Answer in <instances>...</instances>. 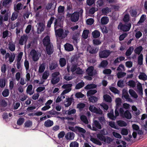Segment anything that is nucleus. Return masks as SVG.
<instances>
[{
	"label": "nucleus",
	"mask_w": 147,
	"mask_h": 147,
	"mask_svg": "<svg viewBox=\"0 0 147 147\" xmlns=\"http://www.w3.org/2000/svg\"><path fill=\"white\" fill-rule=\"evenodd\" d=\"M60 73L58 71L54 72L52 74L51 82L52 84H55L59 82L60 81Z\"/></svg>",
	"instance_id": "nucleus-1"
},
{
	"label": "nucleus",
	"mask_w": 147,
	"mask_h": 147,
	"mask_svg": "<svg viewBox=\"0 0 147 147\" xmlns=\"http://www.w3.org/2000/svg\"><path fill=\"white\" fill-rule=\"evenodd\" d=\"M131 26V24L130 23L123 24L121 22H120L118 26V28L123 32H127L130 30Z\"/></svg>",
	"instance_id": "nucleus-2"
},
{
	"label": "nucleus",
	"mask_w": 147,
	"mask_h": 147,
	"mask_svg": "<svg viewBox=\"0 0 147 147\" xmlns=\"http://www.w3.org/2000/svg\"><path fill=\"white\" fill-rule=\"evenodd\" d=\"M111 52L109 50H105L100 51L99 53V56L100 58H106L110 55Z\"/></svg>",
	"instance_id": "nucleus-3"
},
{
	"label": "nucleus",
	"mask_w": 147,
	"mask_h": 147,
	"mask_svg": "<svg viewBox=\"0 0 147 147\" xmlns=\"http://www.w3.org/2000/svg\"><path fill=\"white\" fill-rule=\"evenodd\" d=\"M89 110L92 112L94 113L102 115V111L100 108H97L94 105H90L89 107Z\"/></svg>",
	"instance_id": "nucleus-4"
},
{
	"label": "nucleus",
	"mask_w": 147,
	"mask_h": 147,
	"mask_svg": "<svg viewBox=\"0 0 147 147\" xmlns=\"http://www.w3.org/2000/svg\"><path fill=\"white\" fill-rule=\"evenodd\" d=\"M79 13L78 12H74L72 14L71 21L72 22H76L78 20L79 17Z\"/></svg>",
	"instance_id": "nucleus-5"
},
{
	"label": "nucleus",
	"mask_w": 147,
	"mask_h": 147,
	"mask_svg": "<svg viewBox=\"0 0 147 147\" xmlns=\"http://www.w3.org/2000/svg\"><path fill=\"white\" fill-rule=\"evenodd\" d=\"M23 55V53L22 52H20L17 56V66L18 69H20L21 67V63L20 61L22 59Z\"/></svg>",
	"instance_id": "nucleus-6"
},
{
	"label": "nucleus",
	"mask_w": 147,
	"mask_h": 147,
	"mask_svg": "<svg viewBox=\"0 0 147 147\" xmlns=\"http://www.w3.org/2000/svg\"><path fill=\"white\" fill-rule=\"evenodd\" d=\"M30 54L32 57L33 60L34 61H36L38 60V54L35 50H32L30 52Z\"/></svg>",
	"instance_id": "nucleus-7"
},
{
	"label": "nucleus",
	"mask_w": 147,
	"mask_h": 147,
	"mask_svg": "<svg viewBox=\"0 0 147 147\" xmlns=\"http://www.w3.org/2000/svg\"><path fill=\"white\" fill-rule=\"evenodd\" d=\"M43 44L45 47L51 45L50 44V40L49 36H46L42 40Z\"/></svg>",
	"instance_id": "nucleus-8"
},
{
	"label": "nucleus",
	"mask_w": 147,
	"mask_h": 147,
	"mask_svg": "<svg viewBox=\"0 0 147 147\" xmlns=\"http://www.w3.org/2000/svg\"><path fill=\"white\" fill-rule=\"evenodd\" d=\"M94 69V67L92 66H90L88 68L86 71L89 76H93L95 75V73L93 71Z\"/></svg>",
	"instance_id": "nucleus-9"
},
{
	"label": "nucleus",
	"mask_w": 147,
	"mask_h": 147,
	"mask_svg": "<svg viewBox=\"0 0 147 147\" xmlns=\"http://www.w3.org/2000/svg\"><path fill=\"white\" fill-rule=\"evenodd\" d=\"M46 50L47 54L48 55H51L53 52V46L50 45L46 47Z\"/></svg>",
	"instance_id": "nucleus-10"
},
{
	"label": "nucleus",
	"mask_w": 147,
	"mask_h": 147,
	"mask_svg": "<svg viewBox=\"0 0 147 147\" xmlns=\"http://www.w3.org/2000/svg\"><path fill=\"white\" fill-rule=\"evenodd\" d=\"M55 31L56 36L62 38L63 34V29L60 28L57 30L56 29Z\"/></svg>",
	"instance_id": "nucleus-11"
},
{
	"label": "nucleus",
	"mask_w": 147,
	"mask_h": 147,
	"mask_svg": "<svg viewBox=\"0 0 147 147\" xmlns=\"http://www.w3.org/2000/svg\"><path fill=\"white\" fill-rule=\"evenodd\" d=\"M66 100L65 102V103L64 105L65 107H68L71 105L72 101L74 99L73 97H72L66 98Z\"/></svg>",
	"instance_id": "nucleus-12"
},
{
	"label": "nucleus",
	"mask_w": 147,
	"mask_h": 147,
	"mask_svg": "<svg viewBox=\"0 0 147 147\" xmlns=\"http://www.w3.org/2000/svg\"><path fill=\"white\" fill-rule=\"evenodd\" d=\"M28 39V37L26 35H23L22 36L19 40V44L21 45H23L24 44L23 42L24 41L26 42L27 41Z\"/></svg>",
	"instance_id": "nucleus-13"
},
{
	"label": "nucleus",
	"mask_w": 147,
	"mask_h": 147,
	"mask_svg": "<svg viewBox=\"0 0 147 147\" xmlns=\"http://www.w3.org/2000/svg\"><path fill=\"white\" fill-rule=\"evenodd\" d=\"M75 136V134L73 132H69L65 136V138L67 140H72Z\"/></svg>",
	"instance_id": "nucleus-14"
},
{
	"label": "nucleus",
	"mask_w": 147,
	"mask_h": 147,
	"mask_svg": "<svg viewBox=\"0 0 147 147\" xmlns=\"http://www.w3.org/2000/svg\"><path fill=\"white\" fill-rule=\"evenodd\" d=\"M64 47L65 50L68 51H71L74 50L73 45L69 43L65 44Z\"/></svg>",
	"instance_id": "nucleus-15"
},
{
	"label": "nucleus",
	"mask_w": 147,
	"mask_h": 147,
	"mask_svg": "<svg viewBox=\"0 0 147 147\" xmlns=\"http://www.w3.org/2000/svg\"><path fill=\"white\" fill-rule=\"evenodd\" d=\"M53 124V121L49 119L45 121L44 123V125L46 127H50L52 126Z\"/></svg>",
	"instance_id": "nucleus-16"
},
{
	"label": "nucleus",
	"mask_w": 147,
	"mask_h": 147,
	"mask_svg": "<svg viewBox=\"0 0 147 147\" xmlns=\"http://www.w3.org/2000/svg\"><path fill=\"white\" fill-rule=\"evenodd\" d=\"M139 78L141 80L145 81L147 80V76L144 72H141L138 76Z\"/></svg>",
	"instance_id": "nucleus-17"
},
{
	"label": "nucleus",
	"mask_w": 147,
	"mask_h": 147,
	"mask_svg": "<svg viewBox=\"0 0 147 147\" xmlns=\"http://www.w3.org/2000/svg\"><path fill=\"white\" fill-rule=\"evenodd\" d=\"M134 49V48L133 46L129 47L125 53L126 56H129L132 53Z\"/></svg>",
	"instance_id": "nucleus-18"
},
{
	"label": "nucleus",
	"mask_w": 147,
	"mask_h": 147,
	"mask_svg": "<svg viewBox=\"0 0 147 147\" xmlns=\"http://www.w3.org/2000/svg\"><path fill=\"white\" fill-rule=\"evenodd\" d=\"M61 20L59 18L56 19L54 22V27L55 30L58 26H60V25Z\"/></svg>",
	"instance_id": "nucleus-19"
},
{
	"label": "nucleus",
	"mask_w": 147,
	"mask_h": 147,
	"mask_svg": "<svg viewBox=\"0 0 147 147\" xmlns=\"http://www.w3.org/2000/svg\"><path fill=\"white\" fill-rule=\"evenodd\" d=\"M19 13V11H17L13 12L11 15V20L12 21L15 20L18 17V13Z\"/></svg>",
	"instance_id": "nucleus-20"
},
{
	"label": "nucleus",
	"mask_w": 147,
	"mask_h": 147,
	"mask_svg": "<svg viewBox=\"0 0 147 147\" xmlns=\"http://www.w3.org/2000/svg\"><path fill=\"white\" fill-rule=\"evenodd\" d=\"M59 64L61 67H63L65 66L66 64V61L64 58H61L59 61Z\"/></svg>",
	"instance_id": "nucleus-21"
},
{
	"label": "nucleus",
	"mask_w": 147,
	"mask_h": 147,
	"mask_svg": "<svg viewBox=\"0 0 147 147\" xmlns=\"http://www.w3.org/2000/svg\"><path fill=\"white\" fill-rule=\"evenodd\" d=\"M143 49V48L142 46H140L136 47L134 50V51L135 53L140 55Z\"/></svg>",
	"instance_id": "nucleus-22"
},
{
	"label": "nucleus",
	"mask_w": 147,
	"mask_h": 147,
	"mask_svg": "<svg viewBox=\"0 0 147 147\" xmlns=\"http://www.w3.org/2000/svg\"><path fill=\"white\" fill-rule=\"evenodd\" d=\"M7 105V103L4 100H2L1 101L0 105V109L2 111L5 110L3 109L2 107H6Z\"/></svg>",
	"instance_id": "nucleus-23"
},
{
	"label": "nucleus",
	"mask_w": 147,
	"mask_h": 147,
	"mask_svg": "<svg viewBox=\"0 0 147 147\" xmlns=\"http://www.w3.org/2000/svg\"><path fill=\"white\" fill-rule=\"evenodd\" d=\"M111 11V9L108 7H106L102 8L101 10L102 13L104 15H106L107 14L109 13Z\"/></svg>",
	"instance_id": "nucleus-24"
},
{
	"label": "nucleus",
	"mask_w": 147,
	"mask_h": 147,
	"mask_svg": "<svg viewBox=\"0 0 147 147\" xmlns=\"http://www.w3.org/2000/svg\"><path fill=\"white\" fill-rule=\"evenodd\" d=\"M93 37L94 38H98L100 36V33L98 30H95L92 33Z\"/></svg>",
	"instance_id": "nucleus-25"
},
{
	"label": "nucleus",
	"mask_w": 147,
	"mask_h": 147,
	"mask_svg": "<svg viewBox=\"0 0 147 147\" xmlns=\"http://www.w3.org/2000/svg\"><path fill=\"white\" fill-rule=\"evenodd\" d=\"M117 125L120 127H125L127 125V123L124 121L119 120L117 121Z\"/></svg>",
	"instance_id": "nucleus-26"
},
{
	"label": "nucleus",
	"mask_w": 147,
	"mask_h": 147,
	"mask_svg": "<svg viewBox=\"0 0 147 147\" xmlns=\"http://www.w3.org/2000/svg\"><path fill=\"white\" fill-rule=\"evenodd\" d=\"M22 8V4L20 2L18 3L16 5V7H14V9L16 11H19V10H21Z\"/></svg>",
	"instance_id": "nucleus-27"
},
{
	"label": "nucleus",
	"mask_w": 147,
	"mask_h": 147,
	"mask_svg": "<svg viewBox=\"0 0 147 147\" xmlns=\"http://www.w3.org/2000/svg\"><path fill=\"white\" fill-rule=\"evenodd\" d=\"M129 92L130 94L133 97L137 98L138 96L135 92L132 89H129Z\"/></svg>",
	"instance_id": "nucleus-28"
},
{
	"label": "nucleus",
	"mask_w": 147,
	"mask_h": 147,
	"mask_svg": "<svg viewBox=\"0 0 147 147\" xmlns=\"http://www.w3.org/2000/svg\"><path fill=\"white\" fill-rule=\"evenodd\" d=\"M96 87V85L94 84H91L86 85L84 88L85 89L88 90L95 88Z\"/></svg>",
	"instance_id": "nucleus-29"
},
{
	"label": "nucleus",
	"mask_w": 147,
	"mask_h": 147,
	"mask_svg": "<svg viewBox=\"0 0 147 147\" xmlns=\"http://www.w3.org/2000/svg\"><path fill=\"white\" fill-rule=\"evenodd\" d=\"M124 116L125 118L128 119H131L132 117L131 113L128 110H126L125 112Z\"/></svg>",
	"instance_id": "nucleus-30"
},
{
	"label": "nucleus",
	"mask_w": 147,
	"mask_h": 147,
	"mask_svg": "<svg viewBox=\"0 0 147 147\" xmlns=\"http://www.w3.org/2000/svg\"><path fill=\"white\" fill-rule=\"evenodd\" d=\"M130 13L132 17H136L138 16V12L136 9H132L130 11Z\"/></svg>",
	"instance_id": "nucleus-31"
},
{
	"label": "nucleus",
	"mask_w": 147,
	"mask_h": 147,
	"mask_svg": "<svg viewBox=\"0 0 147 147\" xmlns=\"http://www.w3.org/2000/svg\"><path fill=\"white\" fill-rule=\"evenodd\" d=\"M143 55L142 54H141L138 57V64L140 65L143 64Z\"/></svg>",
	"instance_id": "nucleus-32"
},
{
	"label": "nucleus",
	"mask_w": 147,
	"mask_h": 147,
	"mask_svg": "<svg viewBox=\"0 0 147 147\" xmlns=\"http://www.w3.org/2000/svg\"><path fill=\"white\" fill-rule=\"evenodd\" d=\"M104 100L107 102H110L112 101L111 98L109 95L105 94L103 96Z\"/></svg>",
	"instance_id": "nucleus-33"
},
{
	"label": "nucleus",
	"mask_w": 147,
	"mask_h": 147,
	"mask_svg": "<svg viewBox=\"0 0 147 147\" xmlns=\"http://www.w3.org/2000/svg\"><path fill=\"white\" fill-rule=\"evenodd\" d=\"M75 129L76 131L80 133H85L86 132V131L84 129L79 126H76L75 127Z\"/></svg>",
	"instance_id": "nucleus-34"
},
{
	"label": "nucleus",
	"mask_w": 147,
	"mask_h": 147,
	"mask_svg": "<svg viewBox=\"0 0 147 147\" xmlns=\"http://www.w3.org/2000/svg\"><path fill=\"white\" fill-rule=\"evenodd\" d=\"M89 32V31L88 30H84L82 35V37L85 39L87 38L88 36Z\"/></svg>",
	"instance_id": "nucleus-35"
},
{
	"label": "nucleus",
	"mask_w": 147,
	"mask_h": 147,
	"mask_svg": "<svg viewBox=\"0 0 147 147\" xmlns=\"http://www.w3.org/2000/svg\"><path fill=\"white\" fill-rule=\"evenodd\" d=\"M108 18L107 17L102 18L101 19V23L102 24H106L108 22Z\"/></svg>",
	"instance_id": "nucleus-36"
},
{
	"label": "nucleus",
	"mask_w": 147,
	"mask_h": 147,
	"mask_svg": "<svg viewBox=\"0 0 147 147\" xmlns=\"http://www.w3.org/2000/svg\"><path fill=\"white\" fill-rule=\"evenodd\" d=\"M85 84L83 82L78 83L75 86L76 89H79L83 87L84 85Z\"/></svg>",
	"instance_id": "nucleus-37"
},
{
	"label": "nucleus",
	"mask_w": 147,
	"mask_h": 147,
	"mask_svg": "<svg viewBox=\"0 0 147 147\" xmlns=\"http://www.w3.org/2000/svg\"><path fill=\"white\" fill-rule=\"evenodd\" d=\"M97 91L96 90H90L88 91L87 93V96H91V95L94 94L96 93Z\"/></svg>",
	"instance_id": "nucleus-38"
},
{
	"label": "nucleus",
	"mask_w": 147,
	"mask_h": 147,
	"mask_svg": "<svg viewBox=\"0 0 147 147\" xmlns=\"http://www.w3.org/2000/svg\"><path fill=\"white\" fill-rule=\"evenodd\" d=\"M88 100L90 102H95L98 100V98L96 96H90L88 98Z\"/></svg>",
	"instance_id": "nucleus-39"
},
{
	"label": "nucleus",
	"mask_w": 147,
	"mask_h": 147,
	"mask_svg": "<svg viewBox=\"0 0 147 147\" xmlns=\"http://www.w3.org/2000/svg\"><path fill=\"white\" fill-rule=\"evenodd\" d=\"M49 75V72L48 71H45L42 75V78L45 80H46Z\"/></svg>",
	"instance_id": "nucleus-40"
},
{
	"label": "nucleus",
	"mask_w": 147,
	"mask_h": 147,
	"mask_svg": "<svg viewBox=\"0 0 147 147\" xmlns=\"http://www.w3.org/2000/svg\"><path fill=\"white\" fill-rule=\"evenodd\" d=\"M80 119L82 121L86 124L88 123V121L86 116L82 115L80 117Z\"/></svg>",
	"instance_id": "nucleus-41"
},
{
	"label": "nucleus",
	"mask_w": 147,
	"mask_h": 147,
	"mask_svg": "<svg viewBox=\"0 0 147 147\" xmlns=\"http://www.w3.org/2000/svg\"><path fill=\"white\" fill-rule=\"evenodd\" d=\"M45 68V64L42 63L39 67L38 72L40 73L43 72L44 71Z\"/></svg>",
	"instance_id": "nucleus-42"
},
{
	"label": "nucleus",
	"mask_w": 147,
	"mask_h": 147,
	"mask_svg": "<svg viewBox=\"0 0 147 147\" xmlns=\"http://www.w3.org/2000/svg\"><path fill=\"white\" fill-rule=\"evenodd\" d=\"M127 85L132 88H134L135 87L136 84L135 82L133 80H130L127 83Z\"/></svg>",
	"instance_id": "nucleus-43"
},
{
	"label": "nucleus",
	"mask_w": 147,
	"mask_h": 147,
	"mask_svg": "<svg viewBox=\"0 0 147 147\" xmlns=\"http://www.w3.org/2000/svg\"><path fill=\"white\" fill-rule=\"evenodd\" d=\"M107 115L110 119L113 120H115L116 119V116L114 115L113 112L112 113H109L107 114Z\"/></svg>",
	"instance_id": "nucleus-44"
},
{
	"label": "nucleus",
	"mask_w": 147,
	"mask_h": 147,
	"mask_svg": "<svg viewBox=\"0 0 147 147\" xmlns=\"http://www.w3.org/2000/svg\"><path fill=\"white\" fill-rule=\"evenodd\" d=\"M97 137L98 139L102 141H105L106 139L105 136L101 134H98L97 135Z\"/></svg>",
	"instance_id": "nucleus-45"
},
{
	"label": "nucleus",
	"mask_w": 147,
	"mask_h": 147,
	"mask_svg": "<svg viewBox=\"0 0 147 147\" xmlns=\"http://www.w3.org/2000/svg\"><path fill=\"white\" fill-rule=\"evenodd\" d=\"M58 66L57 63H52L50 65L49 69L50 70H52L56 68Z\"/></svg>",
	"instance_id": "nucleus-46"
},
{
	"label": "nucleus",
	"mask_w": 147,
	"mask_h": 147,
	"mask_svg": "<svg viewBox=\"0 0 147 147\" xmlns=\"http://www.w3.org/2000/svg\"><path fill=\"white\" fill-rule=\"evenodd\" d=\"M93 124L95 125V127L98 129H101L102 127L101 125L97 120H95L94 121Z\"/></svg>",
	"instance_id": "nucleus-47"
},
{
	"label": "nucleus",
	"mask_w": 147,
	"mask_h": 147,
	"mask_svg": "<svg viewBox=\"0 0 147 147\" xmlns=\"http://www.w3.org/2000/svg\"><path fill=\"white\" fill-rule=\"evenodd\" d=\"M24 65L26 70V72H28L29 71V64L28 61L26 59L24 62Z\"/></svg>",
	"instance_id": "nucleus-48"
},
{
	"label": "nucleus",
	"mask_w": 147,
	"mask_h": 147,
	"mask_svg": "<svg viewBox=\"0 0 147 147\" xmlns=\"http://www.w3.org/2000/svg\"><path fill=\"white\" fill-rule=\"evenodd\" d=\"M32 84H30L28 86L27 90H26V92L27 93H28L30 94V95H32L33 93V92H30L32 90Z\"/></svg>",
	"instance_id": "nucleus-49"
},
{
	"label": "nucleus",
	"mask_w": 147,
	"mask_h": 147,
	"mask_svg": "<svg viewBox=\"0 0 147 147\" xmlns=\"http://www.w3.org/2000/svg\"><path fill=\"white\" fill-rule=\"evenodd\" d=\"M54 19L55 18L53 17H51L47 22V26L48 28H49L51 27V25L52 24Z\"/></svg>",
	"instance_id": "nucleus-50"
},
{
	"label": "nucleus",
	"mask_w": 147,
	"mask_h": 147,
	"mask_svg": "<svg viewBox=\"0 0 147 147\" xmlns=\"http://www.w3.org/2000/svg\"><path fill=\"white\" fill-rule=\"evenodd\" d=\"M8 48L11 51H14L15 50L16 48L15 44L12 43H9V45Z\"/></svg>",
	"instance_id": "nucleus-51"
},
{
	"label": "nucleus",
	"mask_w": 147,
	"mask_h": 147,
	"mask_svg": "<svg viewBox=\"0 0 147 147\" xmlns=\"http://www.w3.org/2000/svg\"><path fill=\"white\" fill-rule=\"evenodd\" d=\"M98 9L97 8L92 7L90 8L89 10V13L90 14H93L96 11H97Z\"/></svg>",
	"instance_id": "nucleus-52"
},
{
	"label": "nucleus",
	"mask_w": 147,
	"mask_h": 147,
	"mask_svg": "<svg viewBox=\"0 0 147 147\" xmlns=\"http://www.w3.org/2000/svg\"><path fill=\"white\" fill-rule=\"evenodd\" d=\"M126 74V73L124 72H122V71H120L118 72L117 74V78H120L123 77L124 76H125Z\"/></svg>",
	"instance_id": "nucleus-53"
},
{
	"label": "nucleus",
	"mask_w": 147,
	"mask_h": 147,
	"mask_svg": "<svg viewBox=\"0 0 147 147\" xmlns=\"http://www.w3.org/2000/svg\"><path fill=\"white\" fill-rule=\"evenodd\" d=\"M109 89L111 92L115 94H119V91L114 87H111Z\"/></svg>",
	"instance_id": "nucleus-54"
},
{
	"label": "nucleus",
	"mask_w": 147,
	"mask_h": 147,
	"mask_svg": "<svg viewBox=\"0 0 147 147\" xmlns=\"http://www.w3.org/2000/svg\"><path fill=\"white\" fill-rule=\"evenodd\" d=\"M9 91L7 89H5L2 92V94L5 97L7 96L9 94Z\"/></svg>",
	"instance_id": "nucleus-55"
},
{
	"label": "nucleus",
	"mask_w": 147,
	"mask_h": 147,
	"mask_svg": "<svg viewBox=\"0 0 147 147\" xmlns=\"http://www.w3.org/2000/svg\"><path fill=\"white\" fill-rule=\"evenodd\" d=\"M24 119L23 118L20 117L18 120L17 123L19 125H21L24 123Z\"/></svg>",
	"instance_id": "nucleus-56"
},
{
	"label": "nucleus",
	"mask_w": 147,
	"mask_h": 147,
	"mask_svg": "<svg viewBox=\"0 0 147 147\" xmlns=\"http://www.w3.org/2000/svg\"><path fill=\"white\" fill-rule=\"evenodd\" d=\"M72 86V84H63L62 86V88L63 89L71 88Z\"/></svg>",
	"instance_id": "nucleus-57"
},
{
	"label": "nucleus",
	"mask_w": 147,
	"mask_h": 147,
	"mask_svg": "<svg viewBox=\"0 0 147 147\" xmlns=\"http://www.w3.org/2000/svg\"><path fill=\"white\" fill-rule=\"evenodd\" d=\"M98 51V49L94 47H91L89 51L90 53L92 54L96 53Z\"/></svg>",
	"instance_id": "nucleus-58"
},
{
	"label": "nucleus",
	"mask_w": 147,
	"mask_h": 147,
	"mask_svg": "<svg viewBox=\"0 0 147 147\" xmlns=\"http://www.w3.org/2000/svg\"><path fill=\"white\" fill-rule=\"evenodd\" d=\"M65 7L64 6H59L58 8V12L59 13H63L64 11Z\"/></svg>",
	"instance_id": "nucleus-59"
},
{
	"label": "nucleus",
	"mask_w": 147,
	"mask_h": 147,
	"mask_svg": "<svg viewBox=\"0 0 147 147\" xmlns=\"http://www.w3.org/2000/svg\"><path fill=\"white\" fill-rule=\"evenodd\" d=\"M108 63L107 60L102 61L100 64V67H106L108 65Z\"/></svg>",
	"instance_id": "nucleus-60"
},
{
	"label": "nucleus",
	"mask_w": 147,
	"mask_h": 147,
	"mask_svg": "<svg viewBox=\"0 0 147 147\" xmlns=\"http://www.w3.org/2000/svg\"><path fill=\"white\" fill-rule=\"evenodd\" d=\"M104 0H98L96 3L98 7H101L104 5Z\"/></svg>",
	"instance_id": "nucleus-61"
},
{
	"label": "nucleus",
	"mask_w": 147,
	"mask_h": 147,
	"mask_svg": "<svg viewBox=\"0 0 147 147\" xmlns=\"http://www.w3.org/2000/svg\"><path fill=\"white\" fill-rule=\"evenodd\" d=\"M70 147H78L79 144L76 141L72 142L70 144Z\"/></svg>",
	"instance_id": "nucleus-62"
},
{
	"label": "nucleus",
	"mask_w": 147,
	"mask_h": 147,
	"mask_svg": "<svg viewBox=\"0 0 147 147\" xmlns=\"http://www.w3.org/2000/svg\"><path fill=\"white\" fill-rule=\"evenodd\" d=\"M145 15L144 14L142 15L141 16L139 21L138 22V24H140L143 22L145 19Z\"/></svg>",
	"instance_id": "nucleus-63"
},
{
	"label": "nucleus",
	"mask_w": 147,
	"mask_h": 147,
	"mask_svg": "<svg viewBox=\"0 0 147 147\" xmlns=\"http://www.w3.org/2000/svg\"><path fill=\"white\" fill-rule=\"evenodd\" d=\"M15 57V55L14 53L11 54L9 58V61L10 63L13 62L14 61Z\"/></svg>",
	"instance_id": "nucleus-64"
}]
</instances>
